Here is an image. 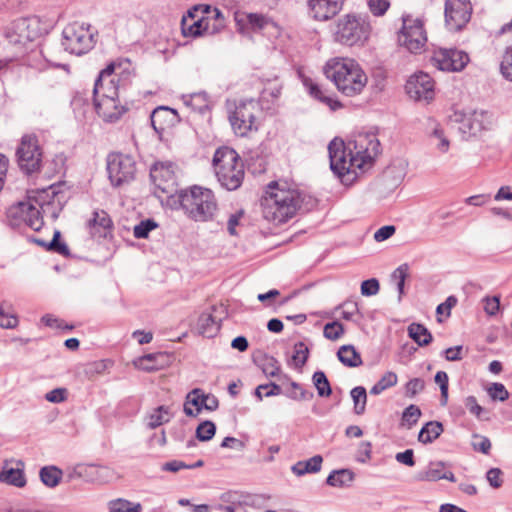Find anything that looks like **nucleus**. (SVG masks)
Here are the masks:
<instances>
[{
    "label": "nucleus",
    "mask_w": 512,
    "mask_h": 512,
    "mask_svg": "<svg viewBox=\"0 0 512 512\" xmlns=\"http://www.w3.org/2000/svg\"><path fill=\"white\" fill-rule=\"evenodd\" d=\"M379 147V140L372 137L367 147L353 155L351 150L347 153L342 139L334 138L328 145L330 168L342 183H350L357 177L356 169L363 171L365 166L372 164L380 152Z\"/></svg>",
    "instance_id": "obj_1"
},
{
    "label": "nucleus",
    "mask_w": 512,
    "mask_h": 512,
    "mask_svg": "<svg viewBox=\"0 0 512 512\" xmlns=\"http://www.w3.org/2000/svg\"><path fill=\"white\" fill-rule=\"evenodd\" d=\"M268 188L261 203L266 220L282 224L303 209L304 198L298 190L279 188L277 182H272Z\"/></svg>",
    "instance_id": "obj_2"
},
{
    "label": "nucleus",
    "mask_w": 512,
    "mask_h": 512,
    "mask_svg": "<svg viewBox=\"0 0 512 512\" xmlns=\"http://www.w3.org/2000/svg\"><path fill=\"white\" fill-rule=\"evenodd\" d=\"M324 74L333 81L339 92L348 97L360 94L368 80L360 65L350 58L329 60L324 67Z\"/></svg>",
    "instance_id": "obj_3"
},
{
    "label": "nucleus",
    "mask_w": 512,
    "mask_h": 512,
    "mask_svg": "<svg viewBox=\"0 0 512 512\" xmlns=\"http://www.w3.org/2000/svg\"><path fill=\"white\" fill-rule=\"evenodd\" d=\"M177 198L184 213L194 221H210L218 209L213 191L201 186L195 185L189 189L180 190Z\"/></svg>",
    "instance_id": "obj_4"
},
{
    "label": "nucleus",
    "mask_w": 512,
    "mask_h": 512,
    "mask_svg": "<svg viewBox=\"0 0 512 512\" xmlns=\"http://www.w3.org/2000/svg\"><path fill=\"white\" fill-rule=\"evenodd\" d=\"M213 166L223 188L234 191L241 186L245 175L244 164L234 149L218 148L213 156Z\"/></svg>",
    "instance_id": "obj_5"
},
{
    "label": "nucleus",
    "mask_w": 512,
    "mask_h": 512,
    "mask_svg": "<svg viewBox=\"0 0 512 512\" xmlns=\"http://www.w3.org/2000/svg\"><path fill=\"white\" fill-rule=\"evenodd\" d=\"M51 24L39 16L20 17L10 22L4 29V36L10 44L24 47L46 34Z\"/></svg>",
    "instance_id": "obj_6"
},
{
    "label": "nucleus",
    "mask_w": 512,
    "mask_h": 512,
    "mask_svg": "<svg viewBox=\"0 0 512 512\" xmlns=\"http://www.w3.org/2000/svg\"><path fill=\"white\" fill-rule=\"evenodd\" d=\"M371 25L367 16L346 15L339 19L336 40L347 46L363 45L370 36Z\"/></svg>",
    "instance_id": "obj_7"
},
{
    "label": "nucleus",
    "mask_w": 512,
    "mask_h": 512,
    "mask_svg": "<svg viewBox=\"0 0 512 512\" xmlns=\"http://www.w3.org/2000/svg\"><path fill=\"white\" fill-rule=\"evenodd\" d=\"M259 103L254 99L240 101L235 110L229 114V122L234 133L244 137L251 131H257L256 113Z\"/></svg>",
    "instance_id": "obj_8"
},
{
    "label": "nucleus",
    "mask_w": 512,
    "mask_h": 512,
    "mask_svg": "<svg viewBox=\"0 0 512 512\" xmlns=\"http://www.w3.org/2000/svg\"><path fill=\"white\" fill-rule=\"evenodd\" d=\"M17 162L20 169L26 174L40 171L42 165V150L36 135H23L16 150Z\"/></svg>",
    "instance_id": "obj_9"
},
{
    "label": "nucleus",
    "mask_w": 512,
    "mask_h": 512,
    "mask_svg": "<svg viewBox=\"0 0 512 512\" xmlns=\"http://www.w3.org/2000/svg\"><path fill=\"white\" fill-rule=\"evenodd\" d=\"M107 172L111 184L115 187H119L134 179L136 162L130 155L122 153L109 154L107 158Z\"/></svg>",
    "instance_id": "obj_10"
},
{
    "label": "nucleus",
    "mask_w": 512,
    "mask_h": 512,
    "mask_svg": "<svg viewBox=\"0 0 512 512\" xmlns=\"http://www.w3.org/2000/svg\"><path fill=\"white\" fill-rule=\"evenodd\" d=\"M62 45L71 54L82 55L93 47V35L83 24L67 25L62 32Z\"/></svg>",
    "instance_id": "obj_11"
},
{
    "label": "nucleus",
    "mask_w": 512,
    "mask_h": 512,
    "mask_svg": "<svg viewBox=\"0 0 512 512\" xmlns=\"http://www.w3.org/2000/svg\"><path fill=\"white\" fill-rule=\"evenodd\" d=\"M427 41L423 21L410 16L403 18V26L398 35V42L411 53L419 52Z\"/></svg>",
    "instance_id": "obj_12"
},
{
    "label": "nucleus",
    "mask_w": 512,
    "mask_h": 512,
    "mask_svg": "<svg viewBox=\"0 0 512 512\" xmlns=\"http://www.w3.org/2000/svg\"><path fill=\"white\" fill-rule=\"evenodd\" d=\"M472 5L470 0H446L445 24L450 31H459L470 21Z\"/></svg>",
    "instance_id": "obj_13"
},
{
    "label": "nucleus",
    "mask_w": 512,
    "mask_h": 512,
    "mask_svg": "<svg viewBox=\"0 0 512 512\" xmlns=\"http://www.w3.org/2000/svg\"><path fill=\"white\" fill-rule=\"evenodd\" d=\"M433 66L442 71L459 72L463 70L469 62V56L466 52L458 49H439L434 52L431 59Z\"/></svg>",
    "instance_id": "obj_14"
},
{
    "label": "nucleus",
    "mask_w": 512,
    "mask_h": 512,
    "mask_svg": "<svg viewBox=\"0 0 512 512\" xmlns=\"http://www.w3.org/2000/svg\"><path fill=\"white\" fill-rule=\"evenodd\" d=\"M60 193L53 186L48 189L29 191V198L42 210V214L56 220L62 211V203L59 197Z\"/></svg>",
    "instance_id": "obj_15"
},
{
    "label": "nucleus",
    "mask_w": 512,
    "mask_h": 512,
    "mask_svg": "<svg viewBox=\"0 0 512 512\" xmlns=\"http://www.w3.org/2000/svg\"><path fill=\"white\" fill-rule=\"evenodd\" d=\"M150 178L154 186L162 193L176 192V176L171 162H157L150 169Z\"/></svg>",
    "instance_id": "obj_16"
},
{
    "label": "nucleus",
    "mask_w": 512,
    "mask_h": 512,
    "mask_svg": "<svg viewBox=\"0 0 512 512\" xmlns=\"http://www.w3.org/2000/svg\"><path fill=\"white\" fill-rule=\"evenodd\" d=\"M405 90L409 97L416 101H429L434 96V82L427 73L419 72L409 77Z\"/></svg>",
    "instance_id": "obj_17"
},
{
    "label": "nucleus",
    "mask_w": 512,
    "mask_h": 512,
    "mask_svg": "<svg viewBox=\"0 0 512 512\" xmlns=\"http://www.w3.org/2000/svg\"><path fill=\"white\" fill-rule=\"evenodd\" d=\"M114 64H108L102 69L95 80L93 98L109 99L119 98L122 89L109 76H113Z\"/></svg>",
    "instance_id": "obj_18"
},
{
    "label": "nucleus",
    "mask_w": 512,
    "mask_h": 512,
    "mask_svg": "<svg viewBox=\"0 0 512 512\" xmlns=\"http://www.w3.org/2000/svg\"><path fill=\"white\" fill-rule=\"evenodd\" d=\"M222 503L215 506L223 512H246L247 506H255L259 498L255 495L238 491H227L220 496Z\"/></svg>",
    "instance_id": "obj_19"
},
{
    "label": "nucleus",
    "mask_w": 512,
    "mask_h": 512,
    "mask_svg": "<svg viewBox=\"0 0 512 512\" xmlns=\"http://www.w3.org/2000/svg\"><path fill=\"white\" fill-rule=\"evenodd\" d=\"M344 0H307L308 13L316 21H327L342 9Z\"/></svg>",
    "instance_id": "obj_20"
},
{
    "label": "nucleus",
    "mask_w": 512,
    "mask_h": 512,
    "mask_svg": "<svg viewBox=\"0 0 512 512\" xmlns=\"http://www.w3.org/2000/svg\"><path fill=\"white\" fill-rule=\"evenodd\" d=\"M490 118L491 114L484 110H475L468 116L457 112L454 114V120L462 123L460 129L472 135H476L478 132L486 129L487 125L491 122Z\"/></svg>",
    "instance_id": "obj_21"
},
{
    "label": "nucleus",
    "mask_w": 512,
    "mask_h": 512,
    "mask_svg": "<svg viewBox=\"0 0 512 512\" xmlns=\"http://www.w3.org/2000/svg\"><path fill=\"white\" fill-rule=\"evenodd\" d=\"M94 106L97 114L106 122H116L127 111L126 106L120 104L119 98H95Z\"/></svg>",
    "instance_id": "obj_22"
},
{
    "label": "nucleus",
    "mask_w": 512,
    "mask_h": 512,
    "mask_svg": "<svg viewBox=\"0 0 512 512\" xmlns=\"http://www.w3.org/2000/svg\"><path fill=\"white\" fill-rule=\"evenodd\" d=\"M113 222L104 210L94 211L93 217L88 220L87 228L94 239L106 238L112 230Z\"/></svg>",
    "instance_id": "obj_23"
},
{
    "label": "nucleus",
    "mask_w": 512,
    "mask_h": 512,
    "mask_svg": "<svg viewBox=\"0 0 512 512\" xmlns=\"http://www.w3.org/2000/svg\"><path fill=\"white\" fill-rule=\"evenodd\" d=\"M177 119L176 110L166 106L157 107L150 116L151 125L158 134H162L168 127L173 126Z\"/></svg>",
    "instance_id": "obj_24"
},
{
    "label": "nucleus",
    "mask_w": 512,
    "mask_h": 512,
    "mask_svg": "<svg viewBox=\"0 0 512 512\" xmlns=\"http://www.w3.org/2000/svg\"><path fill=\"white\" fill-rule=\"evenodd\" d=\"M19 208L23 214H25V222L26 224L35 231H39L44 222L42 214V210L37 208V204L34 202V199H30L28 197L27 202H19Z\"/></svg>",
    "instance_id": "obj_25"
},
{
    "label": "nucleus",
    "mask_w": 512,
    "mask_h": 512,
    "mask_svg": "<svg viewBox=\"0 0 512 512\" xmlns=\"http://www.w3.org/2000/svg\"><path fill=\"white\" fill-rule=\"evenodd\" d=\"M205 393L200 388L191 390L185 398L183 411L189 417H196L204 409Z\"/></svg>",
    "instance_id": "obj_26"
},
{
    "label": "nucleus",
    "mask_w": 512,
    "mask_h": 512,
    "mask_svg": "<svg viewBox=\"0 0 512 512\" xmlns=\"http://www.w3.org/2000/svg\"><path fill=\"white\" fill-rule=\"evenodd\" d=\"M109 64L115 65L113 76L109 77L116 82V84L122 89V91L126 90L127 87L131 84L133 76L131 70V63L128 60H121L113 61Z\"/></svg>",
    "instance_id": "obj_27"
},
{
    "label": "nucleus",
    "mask_w": 512,
    "mask_h": 512,
    "mask_svg": "<svg viewBox=\"0 0 512 512\" xmlns=\"http://www.w3.org/2000/svg\"><path fill=\"white\" fill-rule=\"evenodd\" d=\"M220 329V319H216L212 313H202L197 322V330L204 337L211 338L215 336Z\"/></svg>",
    "instance_id": "obj_28"
},
{
    "label": "nucleus",
    "mask_w": 512,
    "mask_h": 512,
    "mask_svg": "<svg viewBox=\"0 0 512 512\" xmlns=\"http://www.w3.org/2000/svg\"><path fill=\"white\" fill-rule=\"evenodd\" d=\"M338 360L346 367L356 368L362 365V358L353 345H343L337 351Z\"/></svg>",
    "instance_id": "obj_29"
},
{
    "label": "nucleus",
    "mask_w": 512,
    "mask_h": 512,
    "mask_svg": "<svg viewBox=\"0 0 512 512\" xmlns=\"http://www.w3.org/2000/svg\"><path fill=\"white\" fill-rule=\"evenodd\" d=\"M444 431V426L439 421L427 422L419 431L418 441L422 444H430Z\"/></svg>",
    "instance_id": "obj_30"
},
{
    "label": "nucleus",
    "mask_w": 512,
    "mask_h": 512,
    "mask_svg": "<svg viewBox=\"0 0 512 512\" xmlns=\"http://www.w3.org/2000/svg\"><path fill=\"white\" fill-rule=\"evenodd\" d=\"M323 458L321 455H315L308 460L298 461L291 470L297 476H303L307 473H317L321 470Z\"/></svg>",
    "instance_id": "obj_31"
},
{
    "label": "nucleus",
    "mask_w": 512,
    "mask_h": 512,
    "mask_svg": "<svg viewBox=\"0 0 512 512\" xmlns=\"http://www.w3.org/2000/svg\"><path fill=\"white\" fill-rule=\"evenodd\" d=\"M408 335L419 346H427L433 340L431 332L423 324L420 323L410 324L408 326Z\"/></svg>",
    "instance_id": "obj_32"
},
{
    "label": "nucleus",
    "mask_w": 512,
    "mask_h": 512,
    "mask_svg": "<svg viewBox=\"0 0 512 512\" xmlns=\"http://www.w3.org/2000/svg\"><path fill=\"white\" fill-rule=\"evenodd\" d=\"M305 86L308 88V92L312 97L328 105L332 110H336L342 106L338 100H335L332 97L326 95L317 83L309 80L305 81Z\"/></svg>",
    "instance_id": "obj_33"
},
{
    "label": "nucleus",
    "mask_w": 512,
    "mask_h": 512,
    "mask_svg": "<svg viewBox=\"0 0 512 512\" xmlns=\"http://www.w3.org/2000/svg\"><path fill=\"white\" fill-rule=\"evenodd\" d=\"M354 479V473L349 469H340L332 471L327 479L326 483L332 487H345L349 486Z\"/></svg>",
    "instance_id": "obj_34"
},
{
    "label": "nucleus",
    "mask_w": 512,
    "mask_h": 512,
    "mask_svg": "<svg viewBox=\"0 0 512 512\" xmlns=\"http://www.w3.org/2000/svg\"><path fill=\"white\" fill-rule=\"evenodd\" d=\"M18 317L13 313L12 304L8 301H2L0 304V327L3 329H13L18 326Z\"/></svg>",
    "instance_id": "obj_35"
},
{
    "label": "nucleus",
    "mask_w": 512,
    "mask_h": 512,
    "mask_svg": "<svg viewBox=\"0 0 512 512\" xmlns=\"http://www.w3.org/2000/svg\"><path fill=\"white\" fill-rule=\"evenodd\" d=\"M0 482L21 488L25 486L26 479L22 470L18 468H4L0 472Z\"/></svg>",
    "instance_id": "obj_36"
},
{
    "label": "nucleus",
    "mask_w": 512,
    "mask_h": 512,
    "mask_svg": "<svg viewBox=\"0 0 512 512\" xmlns=\"http://www.w3.org/2000/svg\"><path fill=\"white\" fill-rule=\"evenodd\" d=\"M62 474V470L56 466H45L40 469L39 476L45 486L53 488L59 484Z\"/></svg>",
    "instance_id": "obj_37"
},
{
    "label": "nucleus",
    "mask_w": 512,
    "mask_h": 512,
    "mask_svg": "<svg viewBox=\"0 0 512 512\" xmlns=\"http://www.w3.org/2000/svg\"><path fill=\"white\" fill-rule=\"evenodd\" d=\"M445 463L442 461L430 462L427 469L418 475L421 481L435 482L441 480L444 474Z\"/></svg>",
    "instance_id": "obj_38"
},
{
    "label": "nucleus",
    "mask_w": 512,
    "mask_h": 512,
    "mask_svg": "<svg viewBox=\"0 0 512 512\" xmlns=\"http://www.w3.org/2000/svg\"><path fill=\"white\" fill-rule=\"evenodd\" d=\"M207 18L194 20L193 23L188 24L185 18L182 19L181 29L185 37H198L205 34V25Z\"/></svg>",
    "instance_id": "obj_39"
},
{
    "label": "nucleus",
    "mask_w": 512,
    "mask_h": 512,
    "mask_svg": "<svg viewBox=\"0 0 512 512\" xmlns=\"http://www.w3.org/2000/svg\"><path fill=\"white\" fill-rule=\"evenodd\" d=\"M108 509L109 512H141L142 505L124 498H118L108 503Z\"/></svg>",
    "instance_id": "obj_40"
},
{
    "label": "nucleus",
    "mask_w": 512,
    "mask_h": 512,
    "mask_svg": "<svg viewBox=\"0 0 512 512\" xmlns=\"http://www.w3.org/2000/svg\"><path fill=\"white\" fill-rule=\"evenodd\" d=\"M354 403V413L362 415L366 409L367 392L363 386H356L350 392Z\"/></svg>",
    "instance_id": "obj_41"
},
{
    "label": "nucleus",
    "mask_w": 512,
    "mask_h": 512,
    "mask_svg": "<svg viewBox=\"0 0 512 512\" xmlns=\"http://www.w3.org/2000/svg\"><path fill=\"white\" fill-rule=\"evenodd\" d=\"M312 381L320 397H329L332 394L330 382L323 371L314 372Z\"/></svg>",
    "instance_id": "obj_42"
},
{
    "label": "nucleus",
    "mask_w": 512,
    "mask_h": 512,
    "mask_svg": "<svg viewBox=\"0 0 512 512\" xmlns=\"http://www.w3.org/2000/svg\"><path fill=\"white\" fill-rule=\"evenodd\" d=\"M309 357V348L304 342L299 341L294 345V353L292 355V362L295 368L301 369L307 362Z\"/></svg>",
    "instance_id": "obj_43"
},
{
    "label": "nucleus",
    "mask_w": 512,
    "mask_h": 512,
    "mask_svg": "<svg viewBox=\"0 0 512 512\" xmlns=\"http://www.w3.org/2000/svg\"><path fill=\"white\" fill-rule=\"evenodd\" d=\"M170 419L169 408L167 406H159L156 408L153 413L149 416L148 427L151 429H155L163 423L168 422Z\"/></svg>",
    "instance_id": "obj_44"
},
{
    "label": "nucleus",
    "mask_w": 512,
    "mask_h": 512,
    "mask_svg": "<svg viewBox=\"0 0 512 512\" xmlns=\"http://www.w3.org/2000/svg\"><path fill=\"white\" fill-rule=\"evenodd\" d=\"M408 274L409 266L405 263L396 268L391 275L392 279L396 281V286L399 293V301L404 295L405 280L408 277Z\"/></svg>",
    "instance_id": "obj_45"
},
{
    "label": "nucleus",
    "mask_w": 512,
    "mask_h": 512,
    "mask_svg": "<svg viewBox=\"0 0 512 512\" xmlns=\"http://www.w3.org/2000/svg\"><path fill=\"white\" fill-rule=\"evenodd\" d=\"M215 433L216 425L210 420L201 422L196 428V438L202 442L211 440Z\"/></svg>",
    "instance_id": "obj_46"
},
{
    "label": "nucleus",
    "mask_w": 512,
    "mask_h": 512,
    "mask_svg": "<svg viewBox=\"0 0 512 512\" xmlns=\"http://www.w3.org/2000/svg\"><path fill=\"white\" fill-rule=\"evenodd\" d=\"M262 372L268 377H275L280 372V364L273 356L265 355L260 364Z\"/></svg>",
    "instance_id": "obj_47"
},
{
    "label": "nucleus",
    "mask_w": 512,
    "mask_h": 512,
    "mask_svg": "<svg viewBox=\"0 0 512 512\" xmlns=\"http://www.w3.org/2000/svg\"><path fill=\"white\" fill-rule=\"evenodd\" d=\"M421 415L422 412L420 408L417 405L410 404L402 413V424L406 425L407 428H411L418 422Z\"/></svg>",
    "instance_id": "obj_48"
},
{
    "label": "nucleus",
    "mask_w": 512,
    "mask_h": 512,
    "mask_svg": "<svg viewBox=\"0 0 512 512\" xmlns=\"http://www.w3.org/2000/svg\"><path fill=\"white\" fill-rule=\"evenodd\" d=\"M157 226V223L153 219L143 220L139 224L135 225L133 229L134 237L137 239H145Z\"/></svg>",
    "instance_id": "obj_49"
},
{
    "label": "nucleus",
    "mask_w": 512,
    "mask_h": 512,
    "mask_svg": "<svg viewBox=\"0 0 512 512\" xmlns=\"http://www.w3.org/2000/svg\"><path fill=\"white\" fill-rule=\"evenodd\" d=\"M290 385L293 390H298L299 394H295V392H287L286 396L288 398L296 400V401H309V400L313 399V397H314L313 392L305 389L301 384L292 381Z\"/></svg>",
    "instance_id": "obj_50"
},
{
    "label": "nucleus",
    "mask_w": 512,
    "mask_h": 512,
    "mask_svg": "<svg viewBox=\"0 0 512 512\" xmlns=\"http://www.w3.org/2000/svg\"><path fill=\"white\" fill-rule=\"evenodd\" d=\"M61 233L60 231L56 230L54 232L52 240L47 245V250L57 252L63 256L69 255V248L66 245V243L62 242L60 240Z\"/></svg>",
    "instance_id": "obj_51"
},
{
    "label": "nucleus",
    "mask_w": 512,
    "mask_h": 512,
    "mask_svg": "<svg viewBox=\"0 0 512 512\" xmlns=\"http://www.w3.org/2000/svg\"><path fill=\"white\" fill-rule=\"evenodd\" d=\"M500 71L505 79L512 81V45L505 50L500 64Z\"/></svg>",
    "instance_id": "obj_52"
},
{
    "label": "nucleus",
    "mask_w": 512,
    "mask_h": 512,
    "mask_svg": "<svg viewBox=\"0 0 512 512\" xmlns=\"http://www.w3.org/2000/svg\"><path fill=\"white\" fill-rule=\"evenodd\" d=\"M324 336L330 340L339 339L344 333V326L339 321H333L325 324Z\"/></svg>",
    "instance_id": "obj_53"
},
{
    "label": "nucleus",
    "mask_w": 512,
    "mask_h": 512,
    "mask_svg": "<svg viewBox=\"0 0 512 512\" xmlns=\"http://www.w3.org/2000/svg\"><path fill=\"white\" fill-rule=\"evenodd\" d=\"M488 395L494 401H505L509 398V392L502 383H492L487 389Z\"/></svg>",
    "instance_id": "obj_54"
},
{
    "label": "nucleus",
    "mask_w": 512,
    "mask_h": 512,
    "mask_svg": "<svg viewBox=\"0 0 512 512\" xmlns=\"http://www.w3.org/2000/svg\"><path fill=\"white\" fill-rule=\"evenodd\" d=\"M282 90V84L275 79L273 82H269L262 90L261 100H266L268 97H271L272 100H276L279 98Z\"/></svg>",
    "instance_id": "obj_55"
},
{
    "label": "nucleus",
    "mask_w": 512,
    "mask_h": 512,
    "mask_svg": "<svg viewBox=\"0 0 512 512\" xmlns=\"http://www.w3.org/2000/svg\"><path fill=\"white\" fill-rule=\"evenodd\" d=\"M405 396L409 398H413L418 393L422 392L425 388V382L421 378H413L410 379L405 384Z\"/></svg>",
    "instance_id": "obj_56"
},
{
    "label": "nucleus",
    "mask_w": 512,
    "mask_h": 512,
    "mask_svg": "<svg viewBox=\"0 0 512 512\" xmlns=\"http://www.w3.org/2000/svg\"><path fill=\"white\" fill-rule=\"evenodd\" d=\"M467 410L480 420H488V417H483L485 410L482 406L477 403V399L474 396H468L464 401Z\"/></svg>",
    "instance_id": "obj_57"
},
{
    "label": "nucleus",
    "mask_w": 512,
    "mask_h": 512,
    "mask_svg": "<svg viewBox=\"0 0 512 512\" xmlns=\"http://www.w3.org/2000/svg\"><path fill=\"white\" fill-rule=\"evenodd\" d=\"M430 136L438 140L436 148L440 152L446 153L449 150L450 142L445 136L444 131L438 125L433 129Z\"/></svg>",
    "instance_id": "obj_58"
},
{
    "label": "nucleus",
    "mask_w": 512,
    "mask_h": 512,
    "mask_svg": "<svg viewBox=\"0 0 512 512\" xmlns=\"http://www.w3.org/2000/svg\"><path fill=\"white\" fill-rule=\"evenodd\" d=\"M158 357H163L162 354H147L143 356L139 361V367L147 372L158 370L160 367L155 363Z\"/></svg>",
    "instance_id": "obj_59"
},
{
    "label": "nucleus",
    "mask_w": 512,
    "mask_h": 512,
    "mask_svg": "<svg viewBox=\"0 0 512 512\" xmlns=\"http://www.w3.org/2000/svg\"><path fill=\"white\" fill-rule=\"evenodd\" d=\"M369 9L374 16H382L390 7L389 0H367Z\"/></svg>",
    "instance_id": "obj_60"
},
{
    "label": "nucleus",
    "mask_w": 512,
    "mask_h": 512,
    "mask_svg": "<svg viewBox=\"0 0 512 512\" xmlns=\"http://www.w3.org/2000/svg\"><path fill=\"white\" fill-rule=\"evenodd\" d=\"M380 285L376 278L364 280L361 283V294L363 296H373L379 292Z\"/></svg>",
    "instance_id": "obj_61"
},
{
    "label": "nucleus",
    "mask_w": 512,
    "mask_h": 512,
    "mask_svg": "<svg viewBox=\"0 0 512 512\" xmlns=\"http://www.w3.org/2000/svg\"><path fill=\"white\" fill-rule=\"evenodd\" d=\"M473 438L475 440H479V441L472 442V447L475 451L482 452L483 454H488L490 452L492 445H491V441L488 437L474 434Z\"/></svg>",
    "instance_id": "obj_62"
},
{
    "label": "nucleus",
    "mask_w": 512,
    "mask_h": 512,
    "mask_svg": "<svg viewBox=\"0 0 512 512\" xmlns=\"http://www.w3.org/2000/svg\"><path fill=\"white\" fill-rule=\"evenodd\" d=\"M339 308H343L342 318L347 321L352 320L353 316L359 313L358 303L352 300L345 301Z\"/></svg>",
    "instance_id": "obj_63"
},
{
    "label": "nucleus",
    "mask_w": 512,
    "mask_h": 512,
    "mask_svg": "<svg viewBox=\"0 0 512 512\" xmlns=\"http://www.w3.org/2000/svg\"><path fill=\"white\" fill-rule=\"evenodd\" d=\"M483 301H484V310L488 315L494 316L498 313V311L500 309V297L499 296L485 297Z\"/></svg>",
    "instance_id": "obj_64"
}]
</instances>
